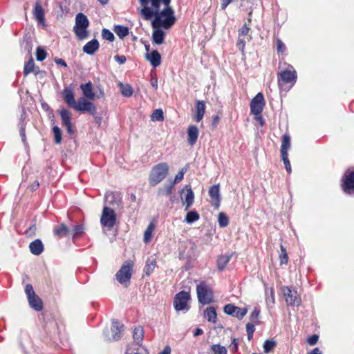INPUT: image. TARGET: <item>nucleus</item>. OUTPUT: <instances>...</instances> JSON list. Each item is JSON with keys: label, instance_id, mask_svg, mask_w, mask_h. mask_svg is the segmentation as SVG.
I'll return each mask as SVG.
<instances>
[{"label": "nucleus", "instance_id": "603ef678", "mask_svg": "<svg viewBox=\"0 0 354 354\" xmlns=\"http://www.w3.org/2000/svg\"><path fill=\"white\" fill-rule=\"evenodd\" d=\"M288 156V155H286V156H281V158L285 165L286 169L290 174L291 172V166Z\"/></svg>", "mask_w": 354, "mask_h": 354}, {"label": "nucleus", "instance_id": "bf43d9fd", "mask_svg": "<svg viewBox=\"0 0 354 354\" xmlns=\"http://www.w3.org/2000/svg\"><path fill=\"white\" fill-rule=\"evenodd\" d=\"M54 61H55V62L56 64H59V65H61V66H62L64 67H66L67 66V64H66V62L64 59H62L56 57V58H55Z\"/></svg>", "mask_w": 354, "mask_h": 354}, {"label": "nucleus", "instance_id": "72a5a7b5", "mask_svg": "<svg viewBox=\"0 0 354 354\" xmlns=\"http://www.w3.org/2000/svg\"><path fill=\"white\" fill-rule=\"evenodd\" d=\"M231 257L229 255L220 256L217 259V266L220 270H223L229 263Z\"/></svg>", "mask_w": 354, "mask_h": 354}, {"label": "nucleus", "instance_id": "4c0bfd02", "mask_svg": "<svg viewBox=\"0 0 354 354\" xmlns=\"http://www.w3.org/2000/svg\"><path fill=\"white\" fill-rule=\"evenodd\" d=\"M35 72V63L33 59L31 58L24 66V74L28 75L30 73Z\"/></svg>", "mask_w": 354, "mask_h": 354}, {"label": "nucleus", "instance_id": "423d86ee", "mask_svg": "<svg viewBox=\"0 0 354 354\" xmlns=\"http://www.w3.org/2000/svg\"><path fill=\"white\" fill-rule=\"evenodd\" d=\"M116 214L113 209L104 207L100 218V223L103 227L111 229L116 223Z\"/></svg>", "mask_w": 354, "mask_h": 354}, {"label": "nucleus", "instance_id": "5fc2aeb1", "mask_svg": "<svg viewBox=\"0 0 354 354\" xmlns=\"http://www.w3.org/2000/svg\"><path fill=\"white\" fill-rule=\"evenodd\" d=\"M259 313H260V311L259 309H257V308L254 309V310L252 311V313L251 314V319H252V322H257V319L259 315Z\"/></svg>", "mask_w": 354, "mask_h": 354}, {"label": "nucleus", "instance_id": "8fccbe9b", "mask_svg": "<svg viewBox=\"0 0 354 354\" xmlns=\"http://www.w3.org/2000/svg\"><path fill=\"white\" fill-rule=\"evenodd\" d=\"M73 239L80 236L84 232V227L82 225H75L73 230Z\"/></svg>", "mask_w": 354, "mask_h": 354}, {"label": "nucleus", "instance_id": "dca6fc26", "mask_svg": "<svg viewBox=\"0 0 354 354\" xmlns=\"http://www.w3.org/2000/svg\"><path fill=\"white\" fill-rule=\"evenodd\" d=\"M80 88L83 93L84 98H86L90 100H93L96 97L100 98V97H102L104 95V93L102 91H100L99 95H96L93 92V85L91 82H88V83L84 84H82L80 86Z\"/></svg>", "mask_w": 354, "mask_h": 354}, {"label": "nucleus", "instance_id": "412c9836", "mask_svg": "<svg viewBox=\"0 0 354 354\" xmlns=\"http://www.w3.org/2000/svg\"><path fill=\"white\" fill-rule=\"evenodd\" d=\"M153 31L152 33L153 42L160 45L164 43L165 33L160 28H153Z\"/></svg>", "mask_w": 354, "mask_h": 354}, {"label": "nucleus", "instance_id": "bb28decb", "mask_svg": "<svg viewBox=\"0 0 354 354\" xmlns=\"http://www.w3.org/2000/svg\"><path fill=\"white\" fill-rule=\"evenodd\" d=\"M156 267V259L152 257L148 258L144 268V272L146 275L149 276L154 271Z\"/></svg>", "mask_w": 354, "mask_h": 354}, {"label": "nucleus", "instance_id": "393cba45", "mask_svg": "<svg viewBox=\"0 0 354 354\" xmlns=\"http://www.w3.org/2000/svg\"><path fill=\"white\" fill-rule=\"evenodd\" d=\"M29 248L31 253L35 255H39L44 250V245L41 240L36 239L30 243Z\"/></svg>", "mask_w": 354, "mask_h": 354}, {"label": "nucleus", "instance_id": "f704fd0d", "mask_svg": "<svg viewBox=\"0 0 354 354\" xmlns=\"http://www.w3.org/2000/svg\"><path fill=\"white\" fill-rule=\"evenodd\" d=\"M71 113L66 109H62L60 111V116L63 125L71 123Z\"/></svg>", "mask_w": 354, "mask_h": 354}, {"label": "nucleus", "instance_id": "c85d7f7f", "mask_svg": "<svg viewBox=\"0 0 354 354\" xmlns=\"http://www.w3.org/2000/svg\"><path fill=\"white\" fill-rule=\"evenodd\" d=\"M196 115L195 116V120L196 122H200L204 115L205 111V105L203 101H198L196 103Z\"/></svg>", "mask_w": 354, "mask_h": 354}, {"label": "nucleus", "instance_id": "49530a36", "mask_svg": "<svg viewBox=\"0 0 354 354\" xmlns=\"http://www.w3.org/2000/svg\"><path fill=\"white\" fill-rule=\"evenodd\" d=\"M46 56H47V53L44 49H43L41 47H38L37 48L36 57H37V59L38 61H43L44 59H46Z\"/></svg>", "mask_w": 354, "mask_h": 354}, {"label": "nucleus", "instance_id": "4be33fe9", "mask_svg": "<svg viewBox=\"0 0 354 354\" xmlns=\"http://www.w3.org/2000/svg\"><path fill=\"white\" fill-rule=\"evenodd\" d=\"M198 129L196 126H190L187 130V141L191 146H193L196 142L198 137Z\"/></svg>", "mask_w": 354, "mask_h": 354}, {"label": "nucleus", "instance_id": "20e7f679", "mask_svg": "<svg viewBox=\"0 0 354 354\" xmlns=\"http://www.w3.org/2000/svg\"><path fill=\"white\" fill-rule=\"evenodd\" d=\"M133 265V262L131 260L125 261L115 274L118 281L126 287L131 278Z\"/></svg>", "mask_w": 354, "mask_h": 354}, {"label": "nucleus", "instance_id": "c03bdc74", "mask_svg": "<svg viewBox=\"0 0 354 354\" xmlns=\"http://www.w3.org/2000/svg\"><path fill=\"white\" fill-rule=\"evenodd\" d=\"M102 37L104 39L113 41L115 39L113 34L109 30L104 28L102 31Z\"/></svg>", "mask_w": 354, "mask_h": 354}, {"label": "nucleus", "instance_id": "1a4fd4ad", "mask_svg": "<svg viewBox=\"0 0 354 354\" xmlns=\"http://www.w3.org/2000/svg\"><path fill=\"white\" fill-rule=\"evenodd\" d=\"M197 296L200 303L208 304L212 302L213 293L212 290L205 283H201L197 286Z\"/></svg>", "mask_w": 354, "mask_h": 354}, {"label": "nucleus", "instance_id": "9d476101", "mask_svg": "<svg viewBox=\"0 0 354 354\" xmlns=\"http://www.w3.org/2000/svg\"><path fill=\"white\" fill-rule=\"evenodd\" d=\"M25 292L30 307L37 311H40L42 309L43 304L41 299L35 293L32 285L27 284L26 286Z\"/></svg>", "mask_w": 354, "mask_h": 354}, {"label": "nucleus", "instance_id": "473e14b6", "mask_svg": "<svg viewBox=\"0 0 354 354\" xmlns=\"http://www.w3.org/2000/svg\"><path fill=\"white\" fill-rule=\"evenodd\" d=\"M144 336V330L142 327L138 326L135 328L133 332V339L136 342L138 345H140L142 341V338Z\"/></svg>", "mask_w": 354, "mask_h": 354}, {"label": "nucleus", "instance_id": "f3484780", "mask_svg": "<svg viewBox=\"0 0 354 354\" xmlns=\"http://www.w3.org/2000/svg\"><path fill=\"white\" fill-rule=\"evenodd\" d=\"M343 190L348 194L354 191V171H347L344 176Z\"/></svg>", "mask_w": 354, "mask_h": 354}, {"label": "nucleus", "instance_id": "4468645a", "mask_svg": "<svg viewBox=\"0 0 354 354\" xmlns=\"http://www.w3.org/2000/svg\"><path fill=\"white\" fill-rule=\"evenodd\" d=\"M123 325L116 320H113L111 332L106 334L108 340H118L122 336Z\"/></svg>", "mask_w": 354, "mask_h": 354}, {"label": "nucleus", "instance_id": "0e129e2a", "mask_svg": "<svg viewBox=\"0 0 354 354\" xmlns=\"http://www.w3.org/2000/svg\"><path fill=\"white\" fill-rule=\"evenodd\" d=\"M285 48L283 43L281 40L277 41V50L279 51H283Z\"/></svg>", "mask_w": 354, "mask_h": 354}, {"label": "nucleus", "instance_id": "0eeeda50", "mask_svg": "<svg viewBox=\"0 0 354 354\" xmlns=\"http://www.w3.org/2000/svg\"><path fill=\"white\" fill-rule=\"evenodd\" d=\"M264 105V97L261 93L257 94L250 102L251 113L255 115V119H261V122L262 117L261 113L263 111Z\"/></svg>", "mask_w": 354, "mask_h": 354}, {"label": "nucleus", "instance_id": "e2e57ef3", "mask_svg": "<svg viewBox=\"0 0 354 354\" xmlns=\"http://www.w3.org/2000/svg\"><path fill=\"white\" fill-rule=\"evenodd\" d=\"M232 350L236 351L238 349V340L236 339H234L231 345Z\"/></svg>", "mask_w": 354, "mask_h": 354}, {"label": "nucleus", "instance_id": "e433bc0d", "mask_svg": "<svg viewBox=\"0 0 354 354\" xmlns=\"http://www.w3.org/2000/svg\"><path fill=\"white\" fill-rule=\"evenodd\" d=\"M155 226L153 223H150L144 233V241L148 243L152 238V234Z\"/></svg>", "mask_w": 354, "mask_h": 354}, {"label": "nucleus", "instance_id": "c756f323", "mask_svg": "<svg viewBox=\"0 0 354 354\" xmlns=\"http://www.w3.org/2000/svg\"><path fill=\"white\" fill-rule=\"evenodd\" d=\"M53 232L55 236L60 238L68 235L69 230L64 224L62 223L55 227Z\"/></svg>", "mask_w": 354, "mask_h": 354}, {"label": "nucleus", "instance_id": "4d7b16f0", "mask_svg": "<svg viewBox=\"0 0 354 354\" xmlns=\"http://www.w3.org/2000/svg\"><path fill=\"white\" fill-rule=\"evenodd\" d=\"M115 60L118 62L120 64H122L125 63L127 59L124 55H115L114 57Z\"/></svg>", "mask_w": 354, "mask_h": 354}, {"label": "nucleus", "instance_id": "c9c22d12", "mask_svg": "<svg viewBox=\"0 0 354 354\" xmlns=\"http://www.w3.org/2000/svg\"><path fill=\"white\" fill-rule=\"evenodd\" d=\"M114 32L120 38L126 37L129 34V29L122 26H117L114 28Z\"/></svg>", "mask_w": 354, "mask_h": 354}, {"label": "nucleus", "instance_id": "680f3d73", "mask_svg": "<svg viewBox=\"0 0 354 354\" xmlns=\"http://www.w3.org/2000/svg\"><path fill=\"white\" fill-rule=\"evenodd\" d=\"M36 228H37V227H36V225H33L30 226V227H29V229H28V230H27L26 231V234L27 235H29V234H30L31 233H34V232H35V231L36 230Z\"/></svg>", "mask_w": 354, "mask_h": 354}, {"label": "nucleus", "instance_id": "9b49d317", "mask_svg": "<svg viewBox=\"0 0 354 354\" xmlns=\"http://www.w3.org/2000/svg\"><path fill=\"white\" fill-rule=\"evenodd\" d=\"M250 28L245 24L239 30V37L236 44L237 47L241 51L242 55H244V48L245 44L250 42L252 39V36L249 35Z\"/></svg>", "mask_w": 354, "mask_h": 354}, {"label": "nucleus", "instance_id": "7c9ffc66", "mask_svg": "<svg viewBox=\"0 0 354 354\" xmlns=\"http://www.w3.org/2000/svg\"><path fill=\"white\" fill-rule=\"evenodd\" d=\"M174 183H169V184H165L163 187H160L158 190V196H169L172 190L174 189Z\"/></svg>", "mask_w": 354, "mask_h": 354}, {"label": "nucleus", "instance_id": "69168bd1", "mask_svg": "<svg viewBox=\"0 0 354 354\" xmlns=\"http://www.w3.org/2000/svg\"><path fill=\"white\" fill-rule=\"evenodd\" d=\"M171 348L169 346H167L164 348L163 351L160 352L159 354H170Z\"/></svg>", "mask_w": 354, "mask_h": 354}, {"label": "nucleus", "instance_id": "39448f33", "mask_svg": "<svg viewBox=\"0 0 354 354\" xmlns=\"http://www.w3.org/2000/svg\"><path fill=\"white\" fill-rule=\"evenodd\" d=\"M297 75L295 70L292 66L278 73V84L280 87L284 84H290L291 86L297 81Z\"/></svg>", "mask_w": 354, "mask_h": 354}, {"label": "nucleus", "instance_id": "cd10ccee", "mask_svg": "<svg viewBox=\"0 0 354 354\" xmlns=\"http://www.w3.org/2000/svg\"><path fill=\"white\" fill-rule=\"evenodd\" d=\"M204 317L208 322L215 324L216 322L217 315L214 307L210 306L204 311Z\"/></svg>", "mask_w": 354, "mask_h": 354}, {"label": "nucleus", "instance_id": "2eb2a0df", "mask_svg": "<svg viewBox=\"0 0 354 354\" xmlns=\"http://www.w3.org/2000/svg\"><path fill=\"white\" fill-rule=\"evenodd\" d=\"M225 313L241 319L247 313L246 308H241L233 304H227L224 307Z\"/></svg>", "mask_w": 354, "mask_h": 354}, {"label": "nucleus", "instance_id": "338daca9", "mask_svg": "<svg viewBox=\"0 0 354 354\" xmlns=\"http://www.w3.org/2000/svg\"><path fill=\"white\" fill-rule=\"evenodd\" d=\"M66 127V130L68 131V133L71 134L73 133V124L72 123H70L68 124H66L64 125Z\"/></svg>", "mask_w": 354, "mask_h": 354}, {"label": "nucleus", "instance_id": "6e6d98bb", "mask_svg": "<svg viewBox=\"0 0 354 354\" xmlns=\"http://www.w3.org/2000/svg\"><path fill=\"white\" fill-rule=\"evenodd\" d=\"M318 341V336L317 335H312L308 339V343L310 345H315Z\"/></svg>", "mask_w": 354, "mask_h": 354}, {"label": "nucleus", "instance_id": "ea45409f", "mask_svg": "<svg viewBox=\"0 0 354 354\" xmlns=\"http://www.w3.org/2000/svg\"><path fill=\"white\" fill-rule=\"evenodd\" d=\"M218 221L221 227H225L229 224V218L224 212L219 213Z\"/></svg>", "mask_w": 354, "mask_h": 354}, {"label": "nucleus", "instance_id": "a211bd4d", "mask_svg": "<svg viewBox=\"0 0 354 354\" xmlns=\"http://www.w3.org/2000/svg\"><path fill=\"white\" fill-rule=\"evenodd\" d=\"M181 198L186 204V209H188L194 203V194L190 185H186L181 191Z\"/></svg>", "mask_w": 354, "mask_h": 354}, {"label": "nucleus", "instance_id": "b1692460", "mask_svg": "<svg viewBox=\"0 0 354 354\" xmlns=\"http://www.w3.org/2000/svg\"><path fill=\"white\" fill-rule=\"evenodd\" d=\"M99 42L97 39H93L86 43L83 47V51L88 55L93 54L99 48Z\"/></svg>", "mask_w": 354, "mask_h": 354}, {"label": "nucleus", "instance_id": "f257e3e1", "mask_svg": "<svg viewBox=\"0 0 354 354\" xmlns=\"http://www.w3.org/2000/svg\"><path fill=\"white\" fill-rule=\"evenodd\" d=\"M143 6L141 15L145 20L151 21L152 28H170L175 23L176 18L169 3L171 0H140Z\"/></svg>", "mask_w": 354, "mask_h": 354}, {"label": "nucleus", "instance_id": "79ce46f5", "mask_svg": "<svg viewBox=\"0 0 354 354\" xmlns=\"http://www.w3.org/2000/svg\"><path fill=\"white\" fill-rule=\"evenodd\" d=\"M151 120L153 121H162L164 120L162 111L161 109H156L151 115Z\"/></svg>", "mask_w": 354, "mask_h": 354}, {"label": "nucleus", "instance_id": "58836bf2", "mask_svg": "<svg viewBox=\"0 0 354 354\" xmlns=\"http://www.w3.org/2000/svg\"><path fill=\"white\" fill-rule=\"evenodd\" d=\"M199 219V215L196 211L189 212L185 217V221L187 223H192Z\"/></svg>", "mask_w": 354, "mask_h": 354}, {"label": "nucleus", "instance_id": "6ab92c4d", "mask_svg": "<svg viewBox=\"0 0 354 354\" xmlns=\"http://www.w3.org/2000/svg\"><path fill=\"white\" fill-rule=\"evenodd\" d=\"M145 58L154 68L158 66L161 63L160 54L156 50L146 53Z\"/></svg>", "mask_w": 354, "mask_h": 354}, {"label": "nucleus", "instance_id": "052dcab7", "mask_svg": "<svg viewBox=\"0 0 354 354\" xmlns=\"http://www.w3.org/2000/svg\"><path fill=\"white\" fill-rule=\"evenodd\" d=\"M221 8L225 10L227 6L232 2V0H221Z\"/></svg>", "mask_w": 354, "mask_h": 354}, {"label": "nucleus", "instance_id": "09e8293b", "mask_svg": "<svg viewBox=\"0 0 354 354\" xmlns=\"http://www.w3.org/2000/svg\"><path fill=\"white\" fill-rule=\"evenodd\" d=\"M280 259L281 264H286L288 263V257L286 248L281 245Z\"/></svg>", "mask_w": 354, "mask_h": 354}, {"label": "nucleus", "instance_id": "f8f14e48", "mask_svg": "<svg viewBox=\"0 0 354 354\" xmlns=\"http://www.w3.org/2000/svg\"><path fill=\"white\" fill-rule=\"evenodd\" d=\"M87 100L88 99L84 97H80L77 102L74 109L77 111L88 112L89 113L94 115L96 113V107L92 102Z\"/></svg>", "mask_w": 354, "mask_h": 354}, {"label": "nucleus", "instance_id": "a19ab883", "mask_svg": "<svg viewBox=\"0 0 354 354\" xmlns=\"http://www.w3.org/2000/svg\"><path fill=\"white\" fill-rule=\"evenodd\" d=\"M211 351L213 352V354H227V350L225 347L219 344L212 345L211 346Z\"/></svg>", "mask_w": 354, "mask_h": 354}, {"label": "nucleus", "instance_id": "2f4dec72", "mask_svg": "<svg viewBox=\"0 0 354 354\" xmlns=\"http://www.w3.org/2000/svg\"><path fill=\"white\" fill-rule=\"evenodd\" d=\"M209 194L212 199L214 200L216 203V207H218V203L220 201V194H219V186L214 185L212 186L209 191Z\"/></svg>", "mask_w": 354, "mask_h": 354}, {"label": "nucleus", "instance_id": "774afa93", "mask_svg": "<svg viewBox=\"0 0 354 354\" xmlns=\"http://www.w3.org/2000/svg\"><path fill=\"white\" fill-rule=\"evenodd\" d=\"M203 330H202L201 328H196V329L195 330V332H194V335L195 337H196V336H198V335H202V334H203Z\"/></svg>", "mask_w": 354, "mask_h": 354}, {"label": "nucleus", "instance_id": "aec40b11", "mask_svg": "<svg viewBox=\"0 0 354 354\" xmlns=\"http://www.w3.org/2000/svg\"><path fill=\"white\" fill-rule=\"evenodd\" d=\"M64 99L66 104L71 108L74 109L77 102L75 100L74 93L72 88H66L62 93Z\"/></svg>", "mask_w": 354, "mask_h": 354}, {"label": "nucleus", "instance_id": "7ed1b4c3", "mask_svg": "<svg viewBox=\"0 0 354 354\" xmlns=\"http://www.w3.org/2000/svg\"><path fill=\"white\" fill-rule=\"evenodd\" d=\"M89 26V21L87 17L83 13H78L75 17V24L73 31L80 40L85 39L88 36L87 30Z\"/></svg>", "mask_w": 354, "mask_h": 354}, {"label": "nucleus", "instance_id": "864d4df0", "mask_svg": "<svg viewBox=\"0 0 354 354\" xmlns=\"http://www.w3.org/2000/svg\"><path fill=\"white\" fill-rule=\"evenodd\" d=\"M246 329L248 334V338L250 339L252 337V334L255 330L254 326L252 324H248L246 325Z\"/></svg>", "mask_w": 354, "mask_h": 354}, {"label": "nucleus", "instance_id": "a878e982", "mask_svg": "<svg viewBox=\"0 0 354 354\" xmlns=\"http://www.w3.org/2000/svg\"><path fill=\"white\" fill-rule=\"evenodd\" d=\"M290 147V137L288 134H285L282 138V143L281 146V156H286L288 154V151Z\"/></svg>", "mask_w": 354, "mask_h": 354}, {"label": "nucleus", "instance_id": "13d9d810", "mask_svg": "<svg viewBox=\"0 0 354 354\" xmlns=\"http://www.w3.org/2000/svg\"><path fill=\"white\" fill-rule=\"evenodd\" d=\"M151 84L154 89L158 88V79L156 76L151 77Z\"/></svg>", "mask_w": 354, "mask_h": 354}, {"label": "nucleus", "instance_id": "f03ea898", "mask_svg": "<svg viewBox=\"0 0 354 354\" xmlns=\"http://www.w3.org/2000/svg\"><path fill=\"white\" fill-rule=\"evenodd\" d=\"M168 173L169 166L167 163L162 162L153 167L149 176L150 185L152 187L157 185L166 178Z\"/></svg>", "mask_w": 354, "mask_h": 354}, {"label": "nucleus", "instance_id": "37998d69", "mask_svg": "<svg viewBox=\"0 0 354 354\" xmlns=\"http://www.w3.org/2000/svg\"><path fill=\"white\" fill-rule=\"evenodd\" d=\"M53 133H54L55 143L59 144L61 142V141H62V131H61V129L58 127L55 126L53 128Z\"/></svg>", "mask_w": 354, "mask_h": 354}, {"label": "nucleus", "instance_id": "6e6552de", "mask_svg": "<svg viewBox=\"0 0 354 354\" xmlns=\"http://www.w3.org/2000/svg\"><path fill=\"white\" fill-rule=\"evenodd\" d=\"M281 291L288 306H299L301 304V298L295 290H292L288 286H283Z\"/></svg>", "mask_w": 354, "mask_h": 354}, {"label": "nucleus", "instance_id": "a18cd8bd", "mask_svg": "<svg viewBox=\"0 0 354 354\" xmlns=\"http://www.w3.org/2000/svg\"><path fill=\"white\" fill-rule=\"evenodd\" d=\"M121 93L125 97H130L132 95L133 91L129 85L120 84Z\"/></svg>", "mask_w": 354, "mask_h": 354}, {"label": "nucleus", "instance_id": "ddd939ff", "mask_svg": "<svg viewBox=\"0 0 354 354\" xmlns=\"http://www.w3.org/2000/svg\"><path fill=\"white\" fill-rule=\"evenodd\" d=\"M190 299V295L188 292L182 291L178 293L174 300V306L176 310H183L187 308V301Z\"/></svg>", "mask_w": 354, "mask_h": 354}, {"label": "nucleus", "instance_id": "de8ad7c7", "mask_svg": "<svg viewBox=\"0 0 354 354\" xmlns=\"http://www.w3.org/2000/svg\"><path fill=\"white\" fill-rule=\"evenodd\" d=\"M276 344L274 341L266 340L263 344L264 352L266 353H269L274 348Z\"/></svg>", "mask_w": 354, "mask_h": 354}, {"label": "nucleus", "instance_id": "5701e85b", "mask_svg": "<svg viewBox=\"0 0 354 354\" xmlns=\"http://www.w3.org/2000/svg\"><path fill=\"white\" fill-rule=\"evenodd\" d=\"M33 15L39 24H44V10L39 2L35 3Z\"/></svg>", "mask_w": 354, "mask_h": 354}, {"label": "nucleus", "instance_id": "3c124183", "mask_svg": "<svg viewBox=\"0 0 354 354\" xmlns=\"http://www.w3.org/2000/svg\"><path fill=\"white\" fill-rule=\"evenodd\" d=\"M187 171V169H182L175 176V179L174 182H171V183H174V185L176 183H179L180 180H183L184 174Z\"/></svg>", "mask_w": 354, "mask_h": 354}]
</instances>
